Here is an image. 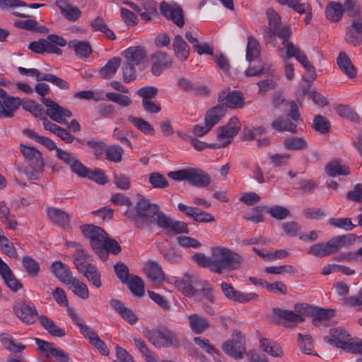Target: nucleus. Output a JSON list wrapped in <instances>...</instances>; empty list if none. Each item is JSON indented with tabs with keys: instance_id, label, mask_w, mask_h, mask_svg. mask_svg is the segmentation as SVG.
I'll list each match as a JSON object with an SVG mask.
<instances>
[{
	"instance_id": "obj_1",
	"label": "nucleus",
	"mask_w": 362,
	"mask_h": 362,
	"mask_svg": "<svg viewBox=\"0 0 362 362\" xmlns=\"http://www.w3.org/2000/svg\"><path fill=\"white\" fill-rule=\"evenodd\" d=\"M213 272L218 274L225 271L239 269L244 262V257L235 251L224 246H215L211 248Z\"/></svg>"
},
{
	"instance_id": "obj_2",
	"label": "nucleus",
	"mask_w": 362,
	"mask_h": 362,
	"mask_svg": "<svg viewBox=\"0 0 362 362\" xmlns=\"http://www.w3.org/2000/svg\"><path fill=\"white\" fill-rule=\"evenodd\" d=\"M159 210V206L153 204L149 199L141 197L135 206L127 208L124 216L132 221L136 227L153 224L154 218Z\"/></svg>"
},
{
	"instance_id": "obj_3",
	"label": "nucleus",
	"mask_w": 362,
	"mask_h": 362,
	"mask_svg": "<svg viewBox=\"0 0 362 362\" xmlns=\"http://www.w3.org/2000/svg\"><path fill=\"white\" fill-rule=\"evenodd\" d=\"M20 150L27 162V165H17V170L24 173L30 180L37 179L39 174L43 171L45 165L41 152L34 147L24 144H20Z\"/></svg>"
},
{
	"instance_id": "obj_4",
	"label": "nucleus",
	"mask_w": 362,
	"mask_h": 362,
	"mask_svg": "<svg viewBox=\"0 0 362 362\" xmlns=\"http://www.w3.org/2000/svg\"><path fill=\"white\" fill-rule=\"evenodd\" d=\"M268 26H263V37L266 43L276 44V37L279 38L289 37L291 30L286 25H282L280 16L272 8L266 12Z\"/></svg>"
},
{
	"instance_id": "obj_5",
	"label": "nucleus",
	"mask_w": 362,
	"mask_h": 362,
	"mask_svg": "<svg viewBox=\"0 0 362 362\" xmlns=\"http://www.w3.org/2000/svg\"><path fill=\"white\" fill-rule=\"evenodd\" d=\"M168 176L177 181H187L190 185L206 187L211 183V177L206 172L199 168H185L176 171H170Z\"/></svg>"
},
{
	"instance_id": "obj_6",
	"label": "nucleus",
	"mask_w": 362,
	"mask_h": 362,
	"mask_svg": "<svg viewBox=\"0 0 362 362\" xmlns=\"http://www.w3.org/2000/svg\"><path fill=\"white\" fill-rule=\"evenodd\" d=\"M66 45V40L58 35H49L47 39H40L37 41L31 42L28 45V49L36 54L45 52L60 55L62 51L57 46L64 47Z\"/></svg>"
},
{
	"instance_id": "obj_7",
	"label": "nucleus",
	"mask_w": 362,
	"mask_h": 362,
	"mask_svg": "<svg viewBox=\"0 0 362 362\" xmlns=\"http://www.w3.org/2000/svg\"><path fill=\"white\" fill-rule=\"evenodd\" d=\"M144 335L156 348H168L179 345V340L175 334L165 327H159L156 329H146L144 332Z\"/></svg>"
},
{
	"instance_id": "obj_8",
	"label": "nucleus",
	"mask_w": 362,
	"mask_h": 362,
	"mask_svg": "<svg viewBox=\"0 0 362 362\" xmlns=\"http://www.w3.org/2000/svg\"><path fill=\"white\" fill-rule=\"evenodd\" d=\"M80 230L83 236L89 239L90 245L94 252L104 255V250L101 246L107 238V233L100 227L93 224H84L80 226Z\"/></svg>"
},
{
	"instance_id": "obj_9",
	"label": "nucleus",
	"mask_w": 362,
	"mask_h": 362,
	"mask_svg": "<svg viewBox=\"0 0 362 362\" xmlns=\"http://www.w3.org/2000/svg\"><path fill=\"white\" fill-rule=\"evenodd\" d=\"M240 129V123L238 117H233L226 125L218 129L217 139L219 143L213 144V148H224L231 142L232 138Z\"/></svg>"
},
{
	"instance_id": "obj_10",
	"label": "nucleus",
	"mask_w": 362,
	"mask_h": 362,
	"mask_svg": "<svg viewBox=\"0 0 362 362\" xmlns=\"http://www.w3.org/2000/svg\"><path fill=\"white\" fill-rule=\"evenodd\" d=\"M41 101L46 107V114L52 120L59 124H66V118L72 117V113L69 110L60 106L50 98H42Z\"/></svg>"
},
{
	"instance_id": "obj_11",
	"label": "nucleus",
	"mask_w": 362,
	"mask_h": 362,
	"mask_svg": "<svg viewBox=\"0 0 362 362\" xmlns=\"http://www.w3.org/2000/svg\"><path fill=\"white\" fill-rule=\"evenodd\" d=\"M15 315L24 324L33 325L37 320H39L40 315H38L35 305L32 303L18 302L13 306Z\"/></svg>"
},
{
	"instance_id": "obj_12",
	"label": "nucleus",
	"mask_w": 362,
	"mask_h": 362,
	"mask_svg": "<svg viewBox=\"0 0 362 362\" xmlns=\"http://www.w3.org/2000/svg\"><path fill=\"white\" fill-rule=\"evenodd\" d=\"M22 104L18 97L8 95L6 90H0V118H12Z\"/></svg>"
},
{
	"instance_id": "obj_13",
	"label": "nucleus",
	"mask_w": 362,
	"mask_h": 362,
	"mask_svg": "<svg viewBox=\"0 0 362 362\" xmlns=\"http://www.w3.org/2000/svg\"><path fill=\"white\" fill-rule=\"evenodd\" d=\"M221 288L227 299L239 303L256 300L258 298V295L255 293H244L237 291L230 284L225 281L221 284Z\"/></svg>"
},
{
	"instance_id": "obj_14",
	"label": "nucleus",
	"mask_w": 362,
	"mask_h": 362,
	"mask_svg": "<svg viewBox=\"0 0 362 362\" xmlns=\"http://www.w3.org/2000/svg\"><path fill=\"white\" fill-rule=\"evenodd\" d=\"M160 11L167 19L172 21L178 27L182 28L184 25L182 9L177 4L163 1L160 4Z\"/></svg>"
},
{
	"instance_id": "obj_15",
	"label": "nucleus",
	"mask_w": 362,
	"mask_h": 362,
	"mask_svg": "<svg viewBox=\"0 0 362 362\" xmlns=\"http://www.w3.org/2000/svg\"><path fill=\"white\" fill-rule=\"evenodd\" d=\"M177 209L196 222L211 223L215 221L214 217L211 214L197 207L189 206L182 203H179Z\"/></svg>"
},
{
	"instance_id": "obj_16",
	"label": "nucleus",
	"mask_w": 362,
	"mask_h": 362,
	"mask_svg": "<svg viewBox=\"0 0 362 362\" xmlns=\"http://www.w3.org/2000/svg\"><path fill=\"white\" fill-rule=\"evenodd\" d=\"M329 333L331 337L326 340L327 343L345 351L348 349V345L354 340L350 338L349 334L342 327L331 329Z\"/></svg>"
},
{
	"instance_id": "obj_17",
	"label": "nucleus",
	"mask_w": 362,
	"mask_h": 362,
	"mask_svg": "<svg viewBox=\"0 0 362 362\" xmlns=\"http://www.w3.org/2000/svg\"><path fill=\"white\" fill-rule=\"evenodd\" d=\"M0 276L5 285L13 292H17L23 288V284L17 279L11 268L1 257Z\"/></svg>"
},
{
	"instance_id": "obj_18",
	"label": "nucleus",
	"mask_w": 362,
	"mask_h": 362,
	"mask_svg": "<svg viewBox=\"0 0 362 362\" xmlns=\"http://www.w3.org/2000/svg\"><path fill=\"white\" fill-rule=\"evenodd\" d=\"M223 350L230 356L235 359L242 358L245 351V343L241 336L224 342L222 346Z\"/></svg>"
},
{
	"instance_id": "obj_19",
	"label": "nucleus",
	"mask_w": 362,
	"mask_h": 362,
	"mask_svg": "<svg viewBox=\"0 0 362 362\" xmlns=\"http://www.w3.org/2000/svg\"><path fill=\"white\" fill-rule=\"evenodd\" d=\"M47 215L54 224L62 228L69 227L71 218L66 211L56 207H49L47 209Z\"/></svg>"
},
{
	"instance_id": "obj_20",
	"label": "nucleus",
	"mask_w": 362,
	"mask_h": 362,
	"mask_svg": "<svg viewBox=\"0 0 362 362\" xmlns=\"http://www.w3.org/2000/svg\"><path fill=\"white\" fill-rule=\"evenodd\" d=\"M198 282L197 276L186 274L181 279L175 281V286L185 296H192L196 293L193 286L197 285Z\"/></svg>"
},
{
	"instance_id": "obj_21",
	"label": "nucleus",
	"mask_w": 362,
	"mask_h": 362,
	"mask_svg": "<svg viewBox=\"0 0 362 362\" xmlns=\"http://www.w3.org/2000/svg\"><path fill=\"white\" fill-rule=\"evenodd\" d=\"M68 47L73 50L78 58H87L93 52L91 45L88 41H81L76 39L71 40L66 42Z\"/></svg>"
},
{
	"instance_id": "obj_22",
	"label": "nucleus",
	"mask_w": 362,
	"mask_h": 362,
	"mask_svg": "<svg viewBox=\"0 0 362 362\" xmlns=\"http://www.w3.org/2000/svg\"><path fill=\"white\" fill-rule=\"evenodd\" d=\"M332 239L327 243H315L311 245L308 253L317 257H323L336 253Z\"/></svg>"
},
{
	"instance_id": "obj_23",
	"label": "nucleus",
	"mask_w": 362,
	"mask_h": 362,
	"mask_svg": "<svg viewBox=\"0 0 362 362\" xmlns=\"http://www.w3.org/2000/svg\"><path fill=\"white\" fill-rule=\"evenodd\" d=\"M123 56L127 59V62H130V64L139 66L146 59V52L142 47H131L124 52Z\"/></svg>"
},
{
	"instance_id": "obj_24",
	"label": "nucleus",
	"mask_w": 362,
	"mask_h": 362,
	"mask_svg": "<svg viewBox=\"0 0 362 362\" xmlns=\"http://www.w3.org/2000/svg\"><path fill=\"white\" fill-rule=\"evenodd\" d=\"M40 325L52 337H63L66 332L63 328L59 327L56 322L45 315H40L39 317Z\"/></svg>"
},
{
	"instance_id": "obj_25",
	"label": "nucleus",
	"mask_w": 362,
	"mask_h": 362,
	"mask_svg": "<svg viewBox=\"0 0 362 362\" xmlns=\"http://www.w3.org/2000/svg\"><path fill=\"white\" fill-rule=\"evenodd\" d=\"M51 272L62 283L68 284L74 278L69 267L60 261H55L51 265Z\"/></svg>"
},
{
	"instance_id": "obj_26",
	"label": "nucleus",
	"mask_w": 362,
	"mask_h": 362,
	"mask_svg": "<svg viewBox=\"0 0 362 362\" xmlns=\"http://www.w3.org/2000/svg\"><path fill=\"white\" fill-rule=\"evenodd\" d=\"M173 47L175 57L180 61H186L189 56L190 48L183 37L176 35L173 41Z\"/></svg>"
},
{
	"instance_id": "obj_27",
	"label": "nucleus",
	"mask_w": 362,
	"mask_h": 362,
	"mask_svg": "<svg viewBox=\"0 0 362 362\" xmlns=\"http://www.w3.org/2000/svg\"><path fill=\"white\" fill-rule=\"evenodd\" d=\"M144 272L153 284L160 283L164 279L162 268L156 261L149 260L146 264Z\"/></svg>"
},
{
	"instance_id": "obj_28",
	"label": "nucleus",
	"mask_w": 362,
	"mask_h": 362,
	"mask_svg": "<svg viewBox=\"0 0 362 362\" xmlns=\"http://www.w3.org/2000/svg\"><path fill=\"white\" fill-rule=\"evenodd\" d=\"M87 331L84 333L83 337L89 341V343L94 346L103 356H108L110 351L105 343L100 339L98 334L93 329H85Z\"/></svg>"
},
{
	"instance_id": "obj_29",
	"label": "nucleus",
	"mask_w": 362,
	"mask_h": 362,
	"mask_svg": "<svg viewBox=\"0 0 362 362\" xmlns=\"http://www.w3.org/2000/svg\"><path fill=\"white\" fill-rule=\"evenodd\" d=\"M273 129L279 132H288L292 134L297 133V124L291 121L288 118L279 116L276 117L271 123Z\"/></svg>"
},
{
	"instance_id": "obj_30",
	"label": "nucleus",
	"mask_w": 362,
	"mask_h": 362,
	"mask_svg": "<svg viewBox=\"0 0 362 362\" xmlns=\"http://www.w3.org/2000/svg\"><path fill=\"white\" fill-rule=\"evenodd\" d=\"M56 5L60 9L62 15L69 21H76L81 15V12L78 8L64 1H57Z\"/></svg>"
},
{
	"instance_id": "obj_31",
	"label": "nucleus",
	"mask_w": 362,
	"mask_h": 362,
	"mask_svg": "<svg viewBox=\"0 0 362 362\" xmlns=\"http://www.w3.org/2000/svg\"><path fill=\"white\" fill-rule=\"evenodd\" d=\"M121 65L119 57H112L99 70V75L104 79H110L117 73Z\"/></svg>"
},
{
	"instance_id": "obj_32",
	"label": "nucleus",
	"mask_w": 362,
	"mask_h": 362,
	"mask_svg": "<svg viewBox=\"0 0 362 362\" xmlns=\"http://www.w3.org/2000/svg\"><path fill=\"white\" fill-rule=\"evenodd\" d=\"M219 101L226 100V106L230 108L241 107L244 104L242 95L237 91H233L226 94V92H222L218 97Z\"/></svg>"
},
{
	"instance_id": "obj_33",
	"label": "nucleus",
	"mask_w": 362,
	"mask_h": 362,
	"mask_svg": "<svg viewBox=\"0 0 362 362\" xmlns=\"http://www.w3.org/2000/svg\"><path fill=\"white\" fill-rule=\"evenodd\" d=\"M35 342L37 345L39 349L45 353L46 354H51L57 360L61 359V357H66L67 354L63 350L54 347V344L42 340L39 338L35 339Z\"/></svg>"
},
{
	"instance_id": "obj_34",
	"label": "nucleus",
	"mask_w": 362,
	"mask_h": 362,
	"mask_svg": "<svg viewBox=\"0 0 362 362\" xmlns=\"http://www.w3.org/2000/svg\"><path fill=\"white\" fill-rule=\"evenodd\" d=\"M226 107L225 105H218L210 109L206 114L204 122L211 128L216 125L225 115Z\"/></svg>"
},
{
	"instance_id": "obj_35",
	"label": "nucleus",
	"mask_w": 362,
	"mask_h": 362,
	"mask_svg": "<svg viewBox=\"0 0 362 362\" xmlns=\"http://www.w3.org/2000/svg\"><path fill=\"white\" fill-rule=\"evenodd\" d=\"M337 63L339 69L349 78H353L356 76V69L346 53L340 52L337 59Z\"/></svg>"
},
{
	"instance_id": "obj_36",
	"label": "nucleus",
	"mask_w": 362,
	"mask_h": 362,
	"mask_svg": "<svg viewBox=\"0 0 362 362\" xmlns=\"http://www.w3.org/2000/svg\"><path fill=\"white\" fill-rule=\"evenodd\" d=\"M344 13L343 5L341 3L331 1L325 9L326 18L332 22H338Z\"/></svg>"
},
{
	"instance_id": "obj_37",
	"label": "nucleus",
	"mask_w": 362,
	"mask_h": 362,
	"mask_svg": "<svg viewBox=\"0 0 362 362\" xmlns=\"http://www.w3.org/2000/svg\"><path fill=\"white\" fill-rule=\"evenodd\" d=\"M101 249L104 250V255L101 254H97V255L103 260L105 261L108 258L109 253L113 255H117L121 252V247L119 243L112 238H110L107 235V238H105Z\"/></svg>"
},
{
	"instance_id": "obj_38",
	"label": "nucleus",
	"mask_w": 362,
	"mask_h": 362,
	"mask_svg": "<svg viewBox=\"0 0 362 362\" xmlns=\"http://www.w3.org/2000/svg\"><path fill=\"white\" fill-rule=\"evenodd\" d=\"M23 134L28 137L34 139L39 144L45 146L49 151H55L57 152V149L60 148L57 147L56 143L48 137L42 136L39 135L37 132L31 129H25Z\"/></svg>"
},
{
	"instance_id": "obj_39",
	"label": "nucleus",
	"mask_w": 362,
	"mask_h": 362,
	"mask_svg": "<svg viewBox=\"0 0 362 362\" xmlns=\"http://www.w3.org/2000/svg\"><path fill=\"white\" fill-rule=\"evenodd\" d=\"M188 318L190 328L197 334L204 332L210 325L205 317L197 314L190 315Z\"/></svg>"
},
{
	"instance_id": "obj_40",
	"label": "nucleus",
	"mask_w": 362,
	"mask_h": 362,
	"mask_svg": "<svg viewBox=\"0 0 362 362\" xmlns=\"http://www.w3.org/2000/svg\"><path fill=\"white\" fill-rule=\"evenodd\" d=\"M325 172L327 175L333 177L339 175H349L350 174L349 168L341 164L338 160L329 163L325 167Z\"/></svg>"
},
{
	"instance_id": "obj_41",
	"label": "nucleus",
	"mask_w": 362,
	"mask_h": 362,
	"mask_svg": "<svg viewBox=\"0 0 362 362\" xmlns=\"http://www.w3.org/2000/svg\"><path fill=\"white\" fill-rule=\"evenodd\" d=\"M124 284H127L128 288L134 296L141 297L144 295V284L138 276L131 274Z\"/></svg>"
},
{
	"instance_id": "obj_42",
	"label": "nucleus",
	"mask_w": 362,
	"mask_h": 362,
	"mask_svg": "<svg viewBox=\"0 0 362 362\" xmlns=\"http://www.w3.org/2000/svg\"><path fill=\"white\" fill-rule=\"evenodd\" d=\"M81 274L95 287L100 288L102 286L100 273L95 265L87 263L85 270Z\"/></svg>"
},
{
	"instance_id": "obj_43",
	"label": "nucleus",
	"mask_w": 362,
	"mask_h": 362,
	"mask_svg": "<svg viewBox=\"0 0 362 362\" xmlns=\"http://www.w3.org/2000/svg\"><path fill=\"white\" fill-rule=\"evenodd\" d=\"M283 146L289 151H300L307 148L308 143L303 137L289 136L284 140Z\"/></svg>"
},
{
	"instance_id": "obj_44",
	"label": "nucleus",
	"mask_w": 362,
	"mask_h": 362,
	"mask_svg": "<svg viewBox=\"0 0 362 362\" xmlns=\"http://www.w3.org/2000/svg\"><path fill=\"white\" fill-rule=\"evenodd\" d=\"M128 121L130 122L138 130L146 135H154L155 129L153 126L142 118L136 117L133 115L128 117Z\"/></svg>"
},
{
	"instance_id": "obj_45",
	"label": "nucleus",
	"mask_w": 362,
	"mask_h": 362,
	"mask_svg": "<svg viewBox=\"0 0 362 362\" xmlns=\"http://www.w3.org/2000/svg\"><path fill=\"white\" fill-rule=\"evenodd\" d=\"M355 33L362 35V19L353 21L345 37L348 43L356 46L359 44L360 40L355 36Z\"/></svg>"
},
{
	"instance_id": "obj_46",
	"label": "nucleus",
	"mask_w": 362,
	"mask_h": 362,
	"mask_svg": "<svg viewBox=\"0 0 362 362\" xmlns=\"http://www.w3.org/2000/svg\"><path fill=\"white\" fill-rule=\"evenodd\" d=\"M273 313L280 318L288 322L297 324L304 321V317L300 314L295 313L293 311L281 310L280 308H274Z\"/></svg>"
},
{
	"instance_id": "obj_47",
	"label": "nucleus",
	"mask_w": 362,
	"mask_h": 362,
	"mask_svg": "<svg viewBox=\"0 0 362 362\" xmlns=\"http://www.w3.org/2000/svg\"><path fill=\"white\" fill-rule=\"evenodd\" d=\"M259 54L260 45L258 41L253 36H249L247 37L246 59L248 62H252L258 58Z\"/></svg>"
},
{
	"instance_id": "obj_48",
	"label": "nucleus",
	"mask_w": 362,
	"mask_h": 362,
	"mask_svg": "<svg viewBox=\"0 0 362 362\" xmlns=\"http://www.w3.org/2000/svg\"><path fill=\"white\" fill-rule=\"evenodd\" d=\"M67 285L69 286L70 289L77 296L83 299L88 298L89 293L86 284L78 279L74 277Z\"/></svg>"
},
{
	"instance_id": "obj_49",
	"label": "nucleus",
	"mask_w": 362,
	"mask_h": 362,
	"mask_svg": "<svg viewBox=\"0 0 362 362\" xmlns=\"http://www.w3.org/2000/svg\"><path fill=\"white\" fill-rule=\"evenodd\" d=\"M260 346L262 350L273 357H281L283 351L281 347L274 341L262 338L260 340Z\"/></svg>"
},
{
	"instance_id": "obj_50",
	"label": "nucleus",
	"mask_w": 362,
	"mask_h": 362,
	"mask_svg": "<svg viewBox=\"0 0 362 362\" xmlns=\"http://www.w3.org/2000/svg\"><path fill=\"white\" fill-rule=\"evenodd\" d=\"M356 236L354 234L349 233L346 235H338L332 238L336 252L340 248L349 247L353 245L356 241Z\"/></svg>"
},
{
	"instance_id": "obj_51",
	"label": "nucleus",
	"mask_w": 362,
	"mask_h": 362,
	"mask_svg": "<svg viewBox=\"0 0 362 362\" xmlns=\"http://www.w3.org/2000/svg\"><path fill=\"white\" fill-rule=\"evenodd\" d=\"M21 105L24 110L30 112L35 117L41 119L45 116L42 106L34 100L22 101Z\"/></svg>"
},
{
	"instance_id": "obj_52",
	"label": "nucleus",
	"mask_w": 362,
	"mask_h": 362,
	"mask_svg": "<svg viewBox=\"0 0 362 362\" xmlns=\"http://www.w3.org/2000/svg\"><path fill=\"white\" fill-rule=\"evenodd\" d=\"M105 96L110 101L115 103L122 107H128L132 103V99L126 95L109 92L105 94Z\"/></svg>"
},
{
	"instance_id": "obj_53",
	"label": "nucleus",
	"mask_w": 362,
	"mask_h": 362,
	"mask_svg": "<svg viewBox=\"0 0 362 362\" xmlns=\"http://www.w3.org/2000/svg\"><path fill=\"white\" fill-rule=\"evenodd\" d=\"M122 80L124 83H130L136 78V71L134 64L125 62L122 66Z\"/></svg>"
},
{
	"instance_id": "obj_54",
	"label": "nucleus",
	"mask_w": 362,
	"mask_h": 362,
	"mask_svg": "<svg viewBox=\"0 0 362 362\" xmlns=\"http://www.w3.org/2000/svg\"><path fill=\"white\" fill-rule=\"evenodd\" d=\"M148 182L153 187L157 189H163L168 186V180L159 173H151L149 175Z\"/></svg>"
},
{
	"instance_id": "obj_55",
	"label": "nucleus",
	"mask_w": 362,
	"mask_h": 362,
	"mask_svg": "<svg viewBox=\"0 0 362 362\" xmlns=\"http://www.w3.org/2000/svg\"><path fill=\"white\" fill-rule=\"evenodd\" d=\"M123 151V148L119 146H110L105 151L106 159L114 163H119L122 160Z\"/></svg>"
},
{
	"instance_id": "obj_56",
	"label": "nucleus",
	"mask_w": 362,
	"mask_h": 362,
	"mask_svg": "<svg viewBox=\"0 0 362 362\" xmlns=\"http://www.w3.org/2000/svg\"><path fill=\"white\" fill-rule=\"evenodd\" d=\"M41 79L42 81H46L52 83V85L58 87L60 89L67 90L69 88V83L54 74H43Z\"/></svg>"
},
{
	"instance_id": "obj_57",
	"label": "nucleus",
	"mask_w": 362,
	"mask_h": 362,
	"mask_svg": "<svg viewBox=\"0 0 362 362\" xmlns=\"http://www.w3.org/2000/svg\"><path fill=\"white\" fill-rule=\"evenodd\" d=\"M193 340L197 345L205 351L208 354L214 356V358L216 357V355L218 354V350L212 344L210 343L209 339L202 337H194Z\"/></svg>"
},
{
	"instance_id": "obj_58",
	"label": "nucleus",
	"mask_w": 362,
	"mask_h": 362,
	"mask_svg": "<svg viewBox=\"0 0 362 362\" xmlns=\"http://www.w3.org/2000/svg\"><path fill=\"white\" fill-rule=\"evenodd\" d=\"M328 223L336 228H341L345 230H351L355 228L349 218H331L328 221Z\"/></svg>"
},
{
	"instance_id": "obj_59",
	"label": "nucleus",
	"mask_w": 362,
	"mask_h": 362,
	"mask_svg": "<svg viewBox=\"0 0 362 362\" xmlns=\"http://www.w3.org/2000/svg\"><path fill=\"white\" fill-rule=\"evenodd\" d=\"M113 182L118 189L122 190H128L131 187L130 177L122 173H115Z\"/></svg>"
},
{
	"instance_id": "obj_60",
	"label": "nucleus",
	"mask_w": 362,
	"mask_h": 362,
	"mask_svg": "<svg viewBox=\"0 0 362 362\" xmlns=\"http://www.w3.org/2000/svg\"><path fill=\"white\" fill-rule=\"evenodd\" d=\"M153 62L165 69H169L173 66V60L165 52H158L153 56Z\"/></svg>"
},
{
	"instance_id": "obj_61",
	"label": "nucleus",
	"mask_w": 362,
	"mask_h": 362,
	"mask_svg": "<svg viewBox=\"0 0 362 362\" xmlns=\"http://www.w3.org/2000/svg\"><path fill=\"white\" fill-rule=\"evenodd\" d=\"M89 257L90 256L84 251V250L74 254V264L81 274L85 270L86 265L87 264L85 263Z\"/></svg>"
},
{
	"instance_id": "obj_62",
	"label": "nucleus",
	"mask_w": 362,
	"mask_h": 362,
	"mask_svg": "<svg viewBox=\"0 0 362 362\" xmlns=\"http://www.w3.org/2000/svg\"><path fill=\"white\" fill-rule=\"evenodd\" d=\"M153 223H156L158 227L163 230H166L168 232L170 228L171 223H173V219L158 210V214H156L154 218Z\"/></svg>"
},
{
	"instance_id": "obj_63",
	"label": "nucleus",
	"mask_w": 362,
	"mask_h": 362,
	"mask_svg": "<svg viewBox=\"0 0 362 362\" xmlns=\"http://www.w3.org/2000/svg\"><path fill=\"white\" fill-rule=\"evenodd\" d=\"M22 262L23 267H25L26 272L30 275H37L38 272L40 271V266L38 263L31 257L25 256L23 257Z\"/></svg>"
},
{
	"instance_id": "obj_64",
	"label": "nucleus",
	"mask_w": 362,
	"mask_h": 362,
	"mask_svg": "<svg viewBox=\"0 0 362 362\" xmlns=\"http://www.w3.org/2000/svg\"><path fill=\"white\" fill-rule=\"evenodd\" d=\"M313 127L316 131L325 134L329 131L330 123L325 117L317 115L313 121Z\"/></svg>"
}]
</instances>
